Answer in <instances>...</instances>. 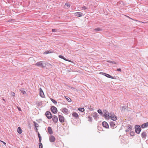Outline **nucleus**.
<instances>
[{
  "label": "nucleus",
  "instance_id": "f257e3e1",
  "mask_svg": "<svg viewBox=\"0 0 148 148\" xmlns=\"http://www.w3.org/2000/svg\"><path fill=\"white\" fill-rule=\"evenodd\" d=\"M38 66L40 67L44 68L45 67L46 65V63L44 61H41L37 62L35 64Z\"/></svg>",
  "mask_w": 148,
  "mask_h": 148
},
{
  "label": "nucleus",
  "instance_id": "f03ea898",
  "mask_svg": "<svg viewBox=\"0 0 148 148\" xmlns=\"http://www.w3.org/2000/svg\"><path fill=\"white\" fill-rule=\"evenodd\" d=\"M103 114L105 119H110V114L108 111L106 110L103 111Z\"/></svg>",
  "mask_w": 148,
  "mask_h": 148
},
{
  "label": "nucleus",
  "instance_id": "7ed1b4c3",
  "mask_svg": "<svg viewBox=\"0 0 148 148\" xmlns=\"http://www.w3.org/2000/svg\"><path fill=\"white\" fill-rule=\"evenodd\" d=\"M135 132L138 134H139L141 131L140 126L139 125H136L135 126Z\"/></svg>",
  "mask_w": 148,
  "mask_h": 148
},
{
  "label": "nucleus",
  "instance_id": "20e7f679",
  "mask_svg": "<svg viewBox=\"0 0 148 148\" xmlns=\"http://www.w3.org/2000/svg\"><path fill=\"white\" fill-rule=\"evenodd\" d=\"M100 74H101L103 75H104L108 78H112V79H116V77H113L112 76H111L110 75L106 73H104L103 72H100Z\"/></svg>",
  "mask_w": 148,
  "mask_h": 148
},
{
  "label": "nucleus",
  "instance_id": "39448f33",
  "mask_svg": "<svg viewBox=\"0 0 148 148\" xmlns=\"http://www.w3.org/2000/svg\"><path fill=\"white\" fill-rule=\"evenodd\" d=\"M110 115L111 119L114 121H115L117 119L116 116L114 115V114L112 112L110 113Z\"/></svg>",
  "mask_w": 148,
  "mask_h": 148
},
{
  "label": "nucleus",
  "instance_id": "423d86ee",
  "mask_svg": "<svg viewBox=\"0 0 148 148\" xmlns=\"http://www.w3.org/2000/svg\"><path fill=\"white\" fill-rule=\"evenodd\" d=\"M45 115L47 118L49 119H50L52 118V115L50 112H46L45 113Z\"/></svg>",
  "mask_w": 148,
  "mask_h": 148
},
{
  "label": "nucleus",
  "instance_id": "0eeeda50",
  "mask_svg": "<svg viewBox=\"0 0 148 148\" xmlns=\"http://www.w3.org/2000/svg\"><path fill=\"white\" fill-rule=\"evenodd\" d=\"M51 111L55 114H56L57 112V109L55 106H52L51 108Z\"/></svg>",
  "mask_w": 148,
  "mask_h": 148
},
{
  "label": "nucleus",
  "instance_id": "6e6552de",
  "mask_svg": "<svg viewBox=\"0 0 148 148\" xmlns=\"http://www.w3.org/2000/svg\"><path fill=\"white\" fill-rule=\"evenodd\" d=\"M52 120L53 122H54V123H56L58 121V118L57 116L56 115H54L53 116H52Z\"/></svg>",
  "mask_w": 148,
  "mask_h": 148
},
{
  "label": "nucleus",
  "instance_id": "1a4fd4ad",
  "mask_svg": "<svg viewBox=\"0 0 148 148\" xmlns=\"http://www.w3.org/2000/svg\"><path fill=\"white\" fill-rule=\"evenodd\" d=\"M72 115L76 119H78L79 118V116L78 114L76 112H73L72 113Z\"/></svg>",
  "mask_w": 148,
  "mask_h": 148
},
{
  "label": "nucleus",
  "instance_id": "9d476101",
  "mask_svg": "<svg viewBox=\"0 0 148 148\" xmlns=\"http://www.w3.org/2000/svg\"><path fill=\"white\" fill-rule=\"evenodd\" d=\"M59 121L61 123H63L64 122V117L60 115H59Z\"/></svg>",
  "mask_w": 148,
  "mask_h": 148
},
{
  "label": "nucleus",
  "instance_id": "9b49d317",
  "mask_svg": "<svg viewBox=\"0 0 148 148\" xmlns=\"http://www.w3.org/2000/svg\"><path fill=\"white\" fill-rule=\"evenodd\" d=\"M56 140V138L53 135L50 136L49 138V141L51 142H54Z\"/></svg>",
  "mask_w": 148,
  "mask_h": 148
},
{
  "label": "nucleus",
  "instance_id": "f8f14e48",
  "mask_svg": "<svg viewBox=\"0 0 148 148\" xmlns=\"http://www.w3.org/2000/svg\"><path fill=\"white\" fill-rule=\"evenodd\" d=\"M61 110L65 114H68V110L66 108H63L61 109Z\"/></svg>",
  "mask_w": 148,
  "mask_h": 148
},
{
  "label": "nucleus",
  "instance_id": "ddd939ff",
  "mask_svg": "<svg viewBox=\"0 0 148 148\" xmlns=\"http://www.w3.org/2000/svg\"><path fill=\"white\" fill-rule=\"evenodd\" d=\"M102 124L103 127L106 128H107L109 127V125L106 122L104 121L102 123Z\"/></svg>",
  "mask_w": 148,
  "mask_h": 148
},
{
  "label": "nucleus",
  "instance_id": "4468645a",
  "mask_svg": "<svg viewBox=\"0 0 148 148\" xmlns=\"http://www.w3.org/2000/svg\"><path fill=\"white\" fill-rule=\"evenodd\" d=\"M75 15L76 16L81 17L82 16L83 13L81 12H77L75 13Z\"/></svg>",
  "mask_w": 148,
  "mask_h": 148
},
{
  "label": "nucleus",
  "instance_id": "2eb2a0df",
  "mask_svg": "<svg viewBox=\"0 0 148 148\" xmlns=\"http://www.w3.org/2000/svg\"><path fill=\"white\" fill-rule=\"evenodd\" d=\"M110 126L112 128V129H113L116 127H115L116 126L115 124V123L113 121L110 122Z\"/></svg>",
  "mask_w": 148,
  "mask_h": 148
},
{
  "label": "nucleus",
  "instance_id": "dca6fc26",
  "mask_svg": "<svg viewBox=\"0 0 148 148\" xmlns=\"http://www.w3.org/2000/svg\"><path fill=\"white\" fill-rule=\"evenodd\" d=\"M147 134L146 132H143L141 134V136L143 138H145L147 137Z\"/></svg>",
  "mask_w": 148,
  "mask_h": 148
},
{
  "label": "nucleus",
  "instance_id": "f3484780",
  "mask_svg": "<svg viewBox=\"0 0 148 148\" xmlns=\"http://www.w3.org/2000/svg\"><path fill=\"white\" fill-rule=\"evenodd\" d=\"M40 96L42 98H44L45 97V95L42 90L41 88H40Z\"/></svg>",
  "mask_w": 148,
  "mask_h": 148
},
{
  "label": "nucleus",
  "instance_id": "a211bd4d",
  "mask_svg": "<svg viewBox=\"0 0 148 148\" xmlns=\"http://www.w3.org/2000/svg\"><path fill=\"white\" fill-rule=\"evenodd\" d=\"M147 127H148V122L141 125V127L142 128H144Z\"/></svg>",
  "mask_w": 148,
  "mask_h": 148
},
{
  "label": "nucleus",
  "instance_id": "6ab92c4d",
  "mask_svg": "<svg viewBox=\"0 0 148 148\" xmlns=\"http://www.w3.org/2000/svg\"><path fill=\"white\" fill-rule=\"evenodd\" d=\"M48 132L49 134H53V131L51 127H49L47 129Z\"/></svg>",
  "mask_w": 148,
  "mask_h": 148
},
{
  "label": "nucleus",
  "instance_id": "aec40b11",
  "mask_svg": "<svg viewBox=\"0 0 148 148\" xmlns=\"http://www.w3.org/2000/svg\"><path fill=\"white\" fill-rule=\"evenodd\" d=\"M59 57L61 59H63L64 60L66 61H68L69 62H70V60H67L66 58H65L62 55H60L59 56Z\"/></svg>",
  "mask_w": 148,
  "mask_h": 148
},
{
  "label": "nucleus",
  "instance_id": "412c9836",
  "mask_svg": "<svg viewBox=\"0 0 148 148\" xmlns=\"http://www.w3.org/2000/svg\"><path fill=\"white\" fill-rule=\"evenodd\" d=\"M17 132L19 134H21L22 132V130L20 127H18L17 129Z\"/></svg>",
  "mask_w": 148,
  "mask_h": 148
},
{
  "label": "nucleus",
  "instance_id": "4be33fe9",
  "mask_svg": "<svg viewBox=\"0 0 148 148\" xmlns=\"http://www.w3.org/2000/svg\"><path fill=\"white\" fill-rule=\"evenodd\" d=\"M94 30L95 32H97V31H99L102 30V29H101V28H100V27H98L97 28L94 29Z\"/></svg>",
  "mask_w": 148,
  "mask_h": 148
},
{
  "label": "nucleus",
  "instance_id": "5701e85b",
  "mask_svg": "<svg viewBox=\"0 0 148 148\" xmlns=\"http://www.w3.org/2000/svg\"><path fill=\"white\" fill-rule=\"evenodd\" d=\"M78 110L81 112H83L84 111V108H78Z\"/></svg>",
  "mask_w": 148,
  "mask_h": 148
},
{
  "label": "nucleus",
  "instance_id": "b1692460",
  "mask_svg": "<svg viewBox=\"0 0 148 148\" xmlns=\"http://www.w3.org/2000/svg\"><path fill=\"white\" fill-rule=\"evenodd\" d=\"M93 116L94 117L95 119H97L98 117L97 113L96 112H95L94 115Z\"/></svg>",
  "mask_w": 148,
  "mask_h": 148
},
{
  "label": "nucleus",
  "instance_id": "393cba45",
  "mask_svg": "<svg viewBox=\"0 0 148 148\" xmlns=\"http://www.w3.org/2000/svg\"><path fill=\"white\" fill-rule=\"evenodd\" d=\"M33 123L34 124L35 127L36 128L38 127L39 125L35 121L33 122Z\"/></svg>",
  "mask_w": 148,
  "mask_h": 148
},
{
  "label": "nucleus",
  "instance_id": "a878e982",
  "mask_svg": "<svg viewBox=\"0 0 148 148\" xmlns=\"http://www.w3.org/2000/svg\"><path fill=\"white\" fill-rule=\"evenodd\" d=\"M107 62H109L110 63H112V64H116V62L114 61H110V60H107Z\"/></svg>",
  "mask_w": 148,
  "mask_h": 148
},
{
  "label": "nucleus",
  "instance_id": "bb28decb",
  "mask_svg": "<svg viewBox=\"0 0 148 148\" xmlns=\"http://www.w3.org/2000/svg\"><path fill=\"white\" fill-rule=\"evenodd\" d=\"M51 101L55 104L56 105L57 103V102L54 99L51 98Z\"/></svg>",
  "mask_w": 148,
  "mask_h": 148
},
{
  "label": "nucleus",
  "instance_id": "cd10ccee",
  "mask_svg": "<svg viewBox=\"0 0 148 148\" xmlns=\"http://www.w3.org/2000/svg\"><path fill=\"white\" fill-rule=\"evenodd\" d=\"M88 121L89 122H91L92 120V118L90 116H88Z\"/></svg>",
  "mask_w": 148,
  "mask_h": 148
},
{
  "label": "nucleus",
  "instance_id": "c85d7f7f",
  "mask_svg": "<svg viewBox=\"0 0 148 148\" xmlns=\"http://www.w3.org/2000/svg\"><path fill=\"white\" fill-rule=\"evenodd\" d=\"M88 9V8L86 6H84L81 8V9L82 10H84L86 9Z\"/></svg>",
  "mask_w": 148,
  "mask_h": 148
},
{
  "label": "nucleus",
  "instance_id": "c756f323",
  "mask_svg": "<svg viewBox=\"0 0 148 148\" xmlns=\"http://www.w3.org/2000/svg\"><path fill=\"white\" fill-rule=\"evenodd\" d=\"M127 129L130 130H131L132 129V127L131 125H129L127 126Z\"/></svg>",
  "mask_w": 148,
  "mask_h": 148
},
{
  "label": "nucleus",
  "instance_id": "7c9ffc66",
  "mask_svg": "<svg viewBox=\"0 0 148 148\" xmlns=\"http://www.w3.org/2000/svg\"><path fill=\"white\" fill-rule=\"evenodd\" d=\"M43 146L42 143H39V148H42Z\"/></svg>",
  "mask_w": 148,
  "mask_h": 148
},
{
  "label": "nucleus",
  "instance_id": "2f4dec72",
  "mask_svg": "<svg viewBox=\"0 0 148 148\" xmlns=\"http://www.w3.org/2000/svg\"><path fill=\"white\" fill-rule=\"evenodd\" d=\"M97 112H98V113H99V114H100L101 115H102L103 114V112H102V111L100 109H99V110H98Z\"/></svg>",
  "mask_w": 148,
  "mask_h": 148
},
{
  "label": "nucleus",
  "instance_id": "473e14b6",
  "mask_svg": "<svg viewBox=\"0 0 148 148\" xmlns=\"http://www.w3.org/2000/svg\"><path fill=\"white\" fill-rule=\"evenodd\" d=\"M135 134V133L134 132L131 131L130 132V135L131 136H133Z\"/></svg>",
  "mask_w": 148,
  "mask_h": 148
},
{
  "label": "nucleus",
  "instance_id": "72a5a7b5",
  "mask_svg": "<svg viewBox=\"0 0 148 148\" xmlns=\"http://www.w3.org/2000/svg\"><path fill=\"white\" fill-rule=\"evenodd\" d=\"M49 51H47L45 52L44 54H47L48 53H51V52H49Z\"/></svg>",
  "mask_w": 148,
  "mask_h": 148
},
{
  "label": "nucleus",
  "instance_id": "f704fd0d",
  "mask_svg": "<svg viewBox=\"0 0 148 148\" xmlns=\"http://www.w3.org/2000/svg\"><path fill=\"white\" fill-rule=\"evenodd\" d=\"M65 6L67 7L68 8H69L70 7V5L68 4L67 3H66L65 5Z\"/></svg>",
  "mask_w": 148,
  "mask_h": 148
},
{
  "label": "nucleus",
  "instance_id": "c9c22d12",
  "mask_svg": "<svg viewBox=\"0 0 148 148\" xmlns=\"http://www.w3.org/2000/svg\"><path fill=\"white\" fill-rule=\"evenodd\" d=\"M52 31L53 32H56L58 31V30L56 29H52Z\"/></svg>",
  "mask_w": 148,
  "mask_h": 148
},
{
  "label": "nucleus",
  "instance_id": "e433bc0d",
  "mask_svg": "<svg viewBox=\"0 0 148 148\" xmlns=\"http://www.w3.org/2000/svg\"><path fill=\"white\" fill-rule=\"evenodd\" d=\"M11 95L13 96H14L15 95V93L13 92H11Z\"/></svg>",
  "mask_w": 148,
  "mask_h": 148
},
{
  "label": "nucleus",
  "instance_id": "4c0bfd02",
  "mask_svg": "<svg viewBox=\"0 0 148 148\" xmlns=\"http://www.w3.org/2000/svg\"><path fill=\"white\" fill-rule=\"evenodd\" d=\"M65 97L68 101L71 102V99H70L68 97V98H66Z\"/></svg>",
  "mask_w": 148,
  "mask_h": 148
},
{
  "label": "nucleus",
  "instance_id": "58836bf2",
  "mask_svg": "<svg viewBox=\"0 0 148 148\" xmlns=\"http://www.w3.org/2000/svg\"><path fill=\"white\" fill-rule=\"evenodd\" d=\"M125 106H123L122 107L121 111H124L125 109Z\"/></svg>",
  "mask_w": 148,
  "mask_h": 148
},
{
  "label": "nucleus",
  "instance_id": "ea45409f",
  "mask_svg": "<svg viewBox=\"0 0 148 148\" xmlns=\"http://www.w3.org/2000/svg\"><path fill=\"white\" fill-rule=\"evenodd\" d=\"M21 92L23 93V94L24 95L26 93V92L25 91L22 90H21Z\"/></svg>",
  "mask_w": 148,
  "mask_h": 148
},
{
  "label": "nucleus",
  "instance_id": "a19ab883",
  "mask_svg": "<svg viewBox=\"0 0 148 148\" xmlns=\"http://www.w3.org/2000/svg\"><path fill=\"white\" fill-rule=\"evenodd\" d=\"M41 104H42V102H38V106H40V105H41Z\"/></svg>",
  "mask_w": 148,
  "mask_h": 148
},
{
  "label": "nucleus",
  "instance_id": "79ce46f5",
  "mask_svg": "<svg viewBox=\"0 0 148 148\" xmlns=\"http://www.w3.org/2000/svg\"><path fill=\"white\" fill-rule=\"evenodd\" d=\"M38 134L39 138H41L40 134L39 132H38Z\"/></svg>",
  "mask_w": 148,
  "mask_h": 148
},
{
  "label": "nucleus",
  "instance_id": "37998d69",
  "mask_svg": "<svg viewBox=\"0 0 148 148\" xmlns=\"http://www.w3.org/2000/svg\"><path fill=\"white\" fill-rule=\"evenodd\" d=\"M117 71H121V69L120 68L119 69H117Z\"/></svg>",
  "mask_w": 148,
  "mask_h": 148
},
{
  "label": "nucleus",
  "instance_id": "c03bdc74",
  "mask_svg": "<svg viewBox=\"0 0 148 148\" xmlns=\"http://www.w3.org/2000/svg\"><path fill=\"white\" fill-rule=\"evenodd\" d=\"M90 107H91V106H90ZM89 110L91 111L93 110V109L92 108H91V107H90L89 108Z\"/></svg>",
  "mask_w": 148,
  "mask_h": 148
},
{
  "label": "nucleus",
  "instance_id": "a18cd8bd",
  "mask_svg": "<svg viewBox=\"0 0 148 148\" xmlns=\"http://www.w3.org/2000/svg\"><path fill=\"white\" fill-rule=\"evenodd\" d=\"M129 131H130V130H128V129H126V130H125V131L126 132H129Z\"/></svg>",
  "mask_w": 148,
  "mask_h": 148
},
{
  "label": "nucleus",
  "instance_id": "49530a36",
  "mask_svg": "<svg viewBox=\"0 0 148 148\" xmlns=\"http://www.w3.org/2000/svg\"><path fill=\"white\" fill-rule=\"evenodd\" d=\"M41 140H42V138H39V141L40 142V143H41Z\"/></svg>",
  "mask_w": 148,
  "mask_h": 148
},
{
  "label": "nucleus",
  "instance_id": "de8ad7c7",
  "mask_svg": "<svg viewBox=\"0 0 148 148\" xmlns=\"http://www.w3.org/2000/svg\"><path fill=\"white\" fill-rule=\"evenodd\" d=\"M1 142L3 143L5 145H6V143H5L3 141H1Z\"/></svg>",
  "mask_w": 148,
  "mask_h": 148
},
{
  "label": "nucleus",
  "instance_id": "09e8293b",
  "mask_svg": "<svg viewBox=\"0 0 148 148\" xmlns=\"http://www.w3.org/2000/svg\"><path fill=\"white\" fill-rule=\"evenodd\" d=\"M14 20H9L8 21L10 22V21H13V22H14Z\"/></svg>",
  "mask_w": 148,
  "mask_h": 148
},
{
  "label": "nucleus",
  "instance_id": "8fccbe9b",
  "mask_svg": "<svg viewBox=\"0 0 148 148\" xmlns=\"http://www.w3.org/2000/svg\"><path fill=\"white\" fill-rule=\"evenodd\" d=\"M18 110H19V111H21V109L19 107H18Z\"/></svg>",
  "mask_w": 148,
  "mask_h": 148
},
{
  "label": "nucleus",
  "instance_id": "3c124183",
  "mask_svg": "<svg viewBox=\"0 0 148 148\" xmlns=\"http://www.w3.org/2000/svg\"><path fill=\"white\" fill-rule=\"evenodd\" d=\"M36 132H38V129H37V128H36Z\"/></svg>",
  "mask_w": 148,
  "mask_h": 148
}]
</instances>
